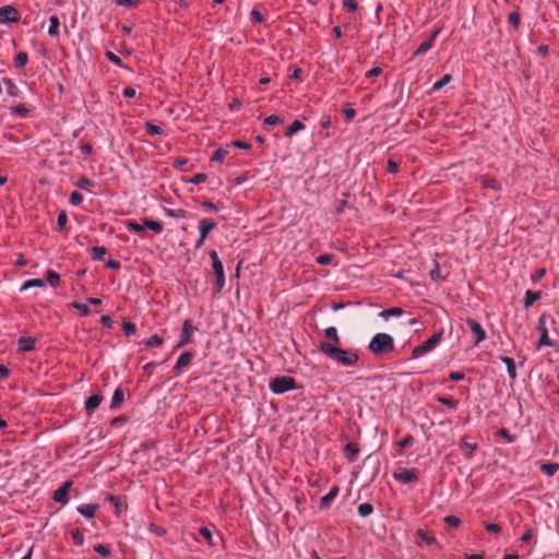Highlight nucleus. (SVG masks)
<instances>
[{
  "mask_svg": "<svg viewBox=\"0 0 559 559\" xmlns=\"http://www.w3.org/2000/svg\"><path fill=\"white\" fill-rule=\"evenodd\" d=\"M228 151L225 148H218L212 156L213 162L223 163L225 160V157L227 156Z\"/></svg>",
  "mask_w": 559,
  "mask_h": 559,
  "instance_id": "49",
  "label": "nucleus"
},
{
  "mask_svg": "<svg viewBox=\"0 0 559 559\" xmlns=\"http://www.w3.org/2000/svg\"><path fill=\"white\" fill-rule=\"evenodd\" d=\"M443 520L451 527H457L461 524V520L455 515H447Z\"/></svg>",
  "mask_w": 559,
  "mask_h": 559,
  "instance_id": "55",
  "label": "nucleus"
},
{
  "mask_svg": "<svg viewBox=\"0 0 559 559\" xmlns=\"http://www.w3.org/2000/svg\"><path fill=\"white\" fill-rule=\"evenodd\" d=\"M200 534L202 535V537H204V539L211 545V546H214L215 543H214V538H213V532L209 528V527H201L199 530Z\"/></svg>",
  "mask_w": 559,
  "mask_h": 559,
  "instance_id": "47",
  "label": "nucleus"
},
{
  "mask_svg": "<svg viewBox=\"0 0 559 559\" xmlns=\"http://www.w3.org/2000/svg\"><path fill=\"white\" fill-rule=\"evenodd\" d=\"M145 131L150 135H163L165 133L164 129L160 126H157L151 121L145 123Z\"/></svg>",
  "mask_w": 559,
  "mask_h": 559,
  "instance_id": "33",
  "label": "nucleus"
},
{
  "mask_svg": "<svg viewBox=\"0 0 559 559\" xmlns=\"http://www.w3.org/2000/svg\"><path fill=\"white\" fill-rule=\"evenodd\" d=\"M59 26H60L59 17L57 15H51L49 17L48 34L53 37L58 36Z\"/></svg>",
  "mask_w": 559,
  "mask_h": 559,
  "instance_id": "27",
  "label": "nucleus"
},
{
  "mask_svg": "<svg viewBox=\"0 0 559 559\" xmlns=\"http://www.w3.org/2000/svg\"><path fill=\"white\" fill-rule=\"evenodd\" d=\"M72 486L71 480L64 481L57 490L53 491L52 499L56 502L61 503L62 506H66L68 503V493Z\"/></svg>",
  "mask_w": 559,
  "mask_h": 559,
  "instance_id": "10",
  "label": "nucleus"
},
{
  "mask_svg": "<svg viewBox=\"0 0 559 559\" xmlns=\"http://www.w3.org/2000/svg\"><path fill=\"white\" fill-rule=\"evenodd\" d=\"M481 186L486 189H491L495 191L500 190V188H501L500 183L495 178L481 179Z\"/></svg>",
  "mask_w": 559,
  "mask_h": 559,
  "instance_id": "43",
  "label": "nucleus"
},
{
  "mask_svg": "<svg viewBox=\"0 0 559 559\" xmlns=\"http://www.w3.org/2000/svg\"><path fill=\"white\" fill-rule=\"evenodd\" d=\"M46 286V282L41 278H33L24 282L20 288V292L27 290L33 287L43 288Z\"/></svg>",
  "mask_w": 559,
  "mask_h": 559,
  "instance_id": "24",
  "label": "nucleus"
},
{
  "mask_svg": "<svg viewBox=\"0 0 559 559\" xmlns=\"http://www.w3.org/2000/svg\"><path fill=\"white\" fill-rule=\"evenodd\" d=\"M68 223V217L64 211H61L57 217V224L60 228H64Z\"/></svg>",
  "mask_w": 559,
  "mask_h": 559,
  "instance_id": "63",
  "label": "nucleus"
},
{
  "mask_svg": "<svg viewBox=\"0 0 559 559\" xmlns=\"http://www.w3.org/2000/svg\"><path fill=\"white\" fill-rule=\"evenodd\" d=\"M393 478L404 485L418 481V474L415 468H399L392 474Z\"/></svg>",
  "mask_w": 559,
  "mask_h": 559,
  "instance_id": "6",
  "label": "nucleus"
},
{
  "mask_svg": "<svg viewBox=\"0 0 559 559\" xmlns=\"http://www.w3.org/2000/svg\"><path fill=\"white\" fill-rule=\"evenodd\" d=\"M106 57H107V59H108L111 63H114V64H116V66H118V67H121V66H122V60H121V58H120V57H118V56H117L116 53H114L112 51H106Z\"/></svg>",
  "mask_w": 559,
  "mask_h": 559,
  "instance_id": "58",
  "label": "nucleus"
},
{
  "mask_svg": "<svg viewBox=\"0 0 559 559\" xmlns=\"http://www.w3.org/2000/svg\"><path fill=\"white\" fill-rule=\"evenodd\" d=\"M416 535L427 545H435L437 544V539L433 534L430 532L424 531L421 528L416 531Z\"/></svg>",
  "mask_w": 559,
  "mask_h": 559,
  "instance_id": "25",
  "label": "nucleus"
},
{
  "mask_svg": "<svg viewBox=\"0 0 559 559\" xmlns=\"http://www.w3.org/2000/svg\"><path fill=\"white\" fill-rule=\"evenodd\" d=\"M452 81V75L447 73L440 80L433 83L432 91H439Z\"/></svg>",
  "mask_w": 559,
  "mask_h": 559,
  "instance_id": "40",
  "label": "nucleus"
},
{
  "mask_svg": "<svg viewBox=\"0 0 559 559\" xmlns=\"http://www.w3.org/2000/svg\"><path fill=\"white\" fill-rule=\"evenodd\" d=\"M207 179V176L205 174H202V173H199V174H195L190 180L189 182L193 183V185H200V183H203L205 182Z\"/></svg>",
  "mask_w": 559,
  "mask_h": 559,
  "instance_id": "60",
  "label": "nucleus"
},
{
  "mask_svg": "<svg viewBox=\"0 0 559 559\" xmlns=\"http://www.w3.org/2000/svg\"><path fill=\"white\" fill-rule=\"evenodd\" d=\"M74 186L79 189L88 191L91 188L95 187V182L88 179L86 176H81L75 182Z\"/></svg>",
  "mask_w": 559,
  "mask_h": 559,
  "instance_id": "28",
  "label": "nucleus"
},
{
  "mask_svg": "<svg viewBox=\"0 0 559 559\" xmlns=\"http://www.w3.org/2000/svg\"><path fill=\"white\" fill-rule=\"evenodd\" d=\"M36 338L32 336H21L17 340L19 352L28 353L35 349Z\"/></svg>",
  "mask_w": 559,
  "mask_h": 559,
  "instance_id": "13",
  "label": "nucleus"
},
{
  "mask_svg": "<svg viewBox=\"0 0 559 559\" xmlns=\"http://www.w3.org/2000/svg\"><path fill=\"white\" fill-rule=\"evenodd\" d=\"M284 120L277 115H271L264 119V124L266 126H275L283 123Z\"/></svg>",
  "mask_w": 559,
  "mask_h": 559,
  "instance_id": "53",
  "label": "nucleus"
},
{
  "mask_svg": "<svg viewBox=\"0 0 559 559\" xmlns=\"http://www.w3.org/2000/svg\"><path fill=\"white\" fill-rule=\"evenodd\" d=\"M106 254H107V249L103 246H95L91 249L92 260H95V261L103 260Z\"/></svg>",
  "mask_w": 559,
  "mask_h": 559,
  "instance_id": "32",
  "label": "nucleus"
},
{
  "mask_svg": "<svg viewBox=\"0 0 559 559\" xmlns=\"http://www.w3.org/2000/svg\"><path fill=\"white\" fill-rule=\"evenodd\" d=\"M429 275L433 281L443 278V276L441 275L440 265L438 262H435V267L429 272Z\"/></svg>",
  "mask_w": 559,
  "mask_h": 559,
  "instance_id": "59",
  "label": "nucleus"
},
{
  "mask_svg": "<svg viewBox=\"0 0 559 559\" xmlns=\"http://www.w3.org/2000/svg\"><path fill=\"white\" fill-rule=\"evenodd\" d=\"M305 129V124L300 120H295L285 131V136L289 138L298 131Z\"/></svg>",
  "mask_w": 559,
  "mask_h": 559,
  "instance_id": "34",
  "label": "nucleus"
},
{
  "mask_svg": "<svg viewBox=\"0 0 559 559\" xmlns=\"http://www.w3.org/2000/svg\"><path fill=\"white\" fill-rule=\"evenodd\" d=\"M345 452L347 460L353 462L355 460L356 454L359 452V445L355 442H348L345 445Z\"/></svg>",
  "mask_w": 559,
  "mask_h": 559,
  "instance_id": "30",
  "label": "nucleus"
},
{
  "mask_svg": "<svg viewBox=\"0 0 559 559\" xmlns=\"http://www.w3.org/2000/svg\"><path fill=\"white\" fill-rule=\"evenodd\" d=\"M195 328L193 326L191 320L187 319L182 323L181 333L179 340L175 346V348H180L191 343V337L195 332Z\"/></svg>",
  "mask_w": 559,
  "mask_h": 559,
  "instance_id": "7",
  "label": "nucleus"
},
{
  "mask_svg": "<svg viewBox=\"0 0 559 559\" xmlns=\"http://www.w3.org/2000/svg\"><path fill=\"white\" fill-rule=\"evenodd\" d=\"M94 551L98 555H100L102 557L104 558H107L110 556V550L108 549L107 546L103 545V544H97L94 546Z\"/></svg>",
  "mask_w": 559,
  "mask_h": 559,
  "instance_id": "52",
  "label": "nucleus"
},
{
  "mask_svg": "<svg viewBox=\"0 0 559 559\" xmlns=\"http://www.w3.org/2000/svg\"><path fill=\"white\" fill-rule=\"evenodd\" d=\"M60 282V276L59 274L53 271V270H48L47 272V283L52 286V287H56Z\"/></svg>",
  "mask_w": 559,
  "mask_h": 559,
  "instance_id": "45",
  "label": "nucleus"
},
{
  "mask_svg": "<svg viewBox=\"0 0 559 559\" xmlns=\"http://www.w3.org/2000/svg\"><path fill=\"white\" fill-rule=\"evenodd\" d=\"M338 488L336 486L332 487L330 491L321 498L320 508L328 509L336 498Z\"/></svg>",
  "mask_w": 559,
  "mask_h": 559,
  "instance_id": "15",
  "label": "nucleus"
},
{
  "mask_svg": "<svg viewBox=\"0 0 559 559\" xmlns=\"http://www.w3.org/2000/svg\"><path fill=\"white\" fill-rule=\"evenodd\" d=\"M164 214L168 217L181 219L187 217V212L182 209H166L164 207Z\"/></svg>",
  "mask_w": 559,
  "mask_h": 559,
  "instance_id": "29",
  "label": "nucleus"
},
{
  "mask_svg": "<svg viewBox=\"0 0 559 559\" xmlns=\"http://www.w3.org/2000/svg\"><path fill=\"white\" fill-rule=\"evenodd\" d=\"M192 359H193V353H191V352L182 353L178 357V359L175 364V367H174V370L176 371V373L179 374L183 368L188 367L192 362Z\"/></svg>",
  "mask_w": 559,
  "mask_h": 559,
  "instance_id": "12",
  "label": "nucleus"
},
{
  "mask_svg": "<svg viewBox=\"0 0 559 559\" xmlns=\"http://www.w3.org/2000/svg\"><path fill=\"white\" fill-rule=\"evenodd\" d=\"M122 330L127 336H132L136 333L135 324L127 319H124L122 322Z\"/></svg>",
  "mask_w": 559,
  "mask_h": 559,
  "instance_id": "44",
  "label": "nucleus"
},
{
  "mask_svg": "<svg viewBox=\"0 0 559 559\" xmlns=\"http://www.w3.org/2000/svg\"><path fill=\"white\" fill-rule=\"evenodd\" d=\"M538 330H539V333H540V337H539V341H538V348L543 347V346L554 347V343L548 337V330H547V328L545 325V318H544V316H542L539 318V320H538Z\"/></svg>",
  "mask_w": 559,
  "mask_h": 559,
  "instance_id": "11",
  "label": "nucleus"
},
{
  "mask_svg": "<svg viewBox=\"0 0 559 559\" xmlns=\"http://www.w3.org/2000/svg\"><path fill=\"white\" fill-rule=\"evenodd\" d=\"M270 389L274 394H284L288 391L296 389L295 379L287 376H281L274 378L270 382Z\"/></svg>",
  "mask_w": 559,
  "mask_h": 559,
  "instance_id": "4",
  "label": "nucleus"
},
{
  "mask_svg": "<svg viewBox=\"0 0 559 559\" xmlns=\"http://www.w3.org/2000/svg\"><path fill=\"white\" fill-rule=\"evenodd\" d=\"M144 226L147 229H151L157 234L163 231V224L158 221L144 219Z\"/></svg>",
  "mask_w": 559,
  "mask_h": 559,
  "instance_id": "41",
  "label": "nucleus"
},
{
  "mask_svg": "<svg viewBox=\"0 0 559 559\" xmlns=\"http://www.w3.org/2000/svg\"><path fill=\"white\" fill-rule=\"evenodd\" d=\"M97 509V504L83 503L76 508V511L84 518L93 519L96 514Z\"/></svg>",
  "mask_w": 559,
  "mask_h": 559,
  "instance_id": "14",
  "label": "nucleus"
},
{
  "mask_svg": "<svg viewBox=\"0 0 559 559\" xmlns=\"http://www.w3.org/2000/svg\"><path fill=\"white\" fill-rule=\"evenodd\" d=\"M225 286V273L215 275V290L221 293Z\"/></svg>",
  "mask_w": 559,
  "mask_h": 559,
  "instance_id": "54",
  "label": "nucleus"
},
{
  "mask_svg": "<svg viewBox=\"0 0 559 559\" xmlns=\"http://www.w3.org/2000/svg\"><path fill=\"white\" fill-rule=\"evenodd\" d=\"M209 255L212 261V267H213L214 275L224 274V266H223L222 261L219 260L217 252L215 250H212L209 252Z\"/></svg>",
  "mask_w": 559,
  "mask_h": 559,
  "instance_id": "18",
  "label": "nucleus"
},
{
  "mask_svg": "<svg viewBox=\"0 0 559 559\" xmlns=\"http://www.w3.org/2000/svg\"><path fill=\"white\" fill-rule=\"evenodd\" d=\"M319 348L323 355L343 367H353L359 360L356 349H343L329 342H322Z\"/></svg>",
  "mask_w": 559,
  "mask_h": 559,
  "instance_id": "1",
  "label": "nucleus"
},
{
  "mask_svg": "<svg viewBox=\"0 0 559 559\" xmlns=\"http://www.w3.org/2000/svg\"><path fill=\"white\" fill-rule=\"evenodd\" d=\"M357 512L361 518H367L373 512V507L368 502L360 503L357 508Z\"/></svg>",
  "mask_w": 559,
  "mask_h": 559,
  "instance_id": "42",
  "label": "nucleus"
},
{
  "mask_svg": "<svg viewBox=\"0 0 559 559\" xmlns=\"http://www.w3.org/2000/svg\"><path fill=\"white\" fill-rule=\"evenodd\" d=\"M102 402L103 395L100 393H95L85 401V409L87 412H93L100 405Z\"/></svg>",
  "mask_w": 559,
  "mask_h": 559,
  "instance_id": "17",
  "label": "nucleus"
},
{
  "mask_svg": "<svg viewBox=\"0 0 559 559\" xmlns=\"http://www.w3.org/2000/svg\"><path fill=\"white\" fill-rule=\"evenodd\" d=\"M126 225V228L128 231H132V233H141L145 229V226H144V222L142 224L138 223L136 221H127L124 223Z\"/></svg>",
  "mask_w": 559,
  "mask_h": 559,
  "instance_id": "35",
  "label": "nucleus"
},
{
  "mask_svg": "<svg viewBox=\"0 0 559 559\" xmlns=\"http://www.w3.org/2000/svg\"><path fill=\"white\" fill-rule=\"evenodd\" d=\"M540 297H542L540 292L527 289L525 292L524 308H530L531 306H533L534 302L539 300Z\"/></svg>",
  "mask_w": 559,
  "mask_h": 559,
  "instance_id": "21",
  "label": "nucleus"
},
{
  "mask_svg": "<svg viewBox=\"0 0 559 559\" xmlns=\"http://www.w3.org/2000/svg\"><path fill=\"white\" fill-rule=\"evenodd\" d=\"M28 55L25 51H20L14 58V66L17 69H22L27 64Z\"/></svg>",
  "mask_w": 559,
  "mask_h": 559,
  "instance_id": "36",
  "label": "nucleus"
},
{
  "mask_svg": "<svg viewBox=\"0 0 559 559\" xmlns=\"http://www.w3.org/2000/svg\"><path fill=\"white\" fill-rule=\"evenodd\" d=\"M403 314V309L400 308V307H392L390 309H385V310H382L380 313H379V317L384 319V320H388L392 317H401Z\"/></svg>",
  "mask_w": 559,
  "mask_h": 559,
  "instance_id": "26",
  "label": "nucleus"
},
{
  "mask_svg": "<svg viewBox=\"0 0 559 559\" xmlns=\"http://www.w3.org/2000/svg\"><path fill=\"white\" fill-rule=\"evenodd\" d=\"M69 202L72 206H80L83 202V195L78 191H73L70 194Z\"/></svg>",
  "mask_w": 559,
  "mask_h": 559,
  "instance_id": "48",
  "label": "nucleus"
},
{
  "mask_svg": "<svg viewBox=\"0 0 559 559\" xmlns=\"http://www.w3.org/2000/svg\"><path fill=\"white\" fill-rule=\"evenodd\" d=\"M324 336L329 340L331 344L337 345L341 342V338L337 333V329L335 326H329L324 330Z\"/></svg>",
  "mask_w": 559,
  "mask_h": 559,
  "instance_id": "22",
  "label": "nucleus"
},
{
  "mask_svg": "<svg viewBox=\"0 0 559 559\" xmlns=\"http://www.w3.org/2000/svg\"><path fill=\"white\" fill-rule=\"evenodd\" d=\"M72 308L76 309L78 311H80V313L84 317H87L91 314V309L88 308L87 305L85 304H81V302H73L72 305Z\"/></svg>",
  "mask_w": 559,
  "mask_h": 559,
  "instance_id": "50",
  "label": "nucleus"
},
{
  "mask_svg": "<svg viewBox=\"0 0 559 559\" xmlns=\"http://www.w3.org/2000/svg\"><path fill=\"white\" fill-rule=\"evenodd\" d=\"M437 401L438 403L445 405L452 409H456L459 406V401L450 396H438Z\"/></svg>",
  "mask_w": 559,
  "mask_h": 559,
  "instance_id": "37",
  "label": "nucleus"
},
{
  "mask_svg": "<svg viewBox=\"0 0 559 559\" xmlns=\"http://www.w3.org/2000/svg\"><path fill=\"white\" fill-rule=\"evenodd\" d=\"M20 13L13 5H4L0 8V24L17 23Z\"/></svg>",
  "mask_w": 559,
  "mask_h": 559,
  "instance_id": "8",
  "label": "nucleus"
},
{
  "mask_svg": "<svg viewBox=\"0 0 559 559\" xmlns=\"http://www.w3.org/2000/svg\"><path fill=\"white\" fill-rule=\"evenodd\" d=\"M466 324L471 329V332L475 338V345H478L479 343L486 340L487 334L483 326L480 325V323H478L474 319L468 318L466 319Z\"/></svg>",
  "mask_w": 559,
  "mask_h": 559,
  "instance_id": "9",
  "label": "nucleus"
},
{
  "mask_svg": "<svg viewBox=\"0 0 559 559\" xmlns=\"http://www.w3.org/2000/svg\"><path fill=\"white\" fill-rule=\"evenodd\" d=\"M399 167L400 166L395 160H393V159L388 160V166H386L388 173L395 175L399 171Z\"/></svg>",
  "mask_w": 559,
  "mask_h": 559,
  "instance_id": "64",
  "label": "nucleus"
},
{
  "mask_svg": "<svg viewBox=\"0 0 559 559\" xmlns=\"http://www.w3.org/2000/svg\"><path fill=\"white\" fill-rule=\"evenodd\" d=\"M163 343H164V340L160 336H158L157 334H154L144 342V345L146 348H152V347H159L163 345Z\"/></svg>",
  "mask_w": 559,
  "mask_h": 559,
  "instance_id": "38",
  "label": "nucleus"
},
{
  "mask_svg": "<svg viewBox=\"0 0 559 559\" xmlns=\"http://www.w3.org/2000/svg\"><path fill=\"white\" fill-rule=\"evenodd\" d=\"M433 47V44L431 43V40H428L426 39L425 41H423L418 48L414 51V56L417 57V56H421L426 52H428L431 48Z\"/></svg>",
  "mask_w": 559,
  "mask_h": 559,
  "instance_id": "39",
  "label": "nucleus"
},
{
  "mask_svg": "<svg viewBox=\"0 0 559 559\" xmlns=\"http://www.w3.org/2000/svg\"><path fill=\"white\" fill-rule=\"evenodd\" d=\"M508 22L514 28H518L519 25H520V14L518 12L510 13L509 16H508Z\"/></svg>",
  "mask_w": 559,
  "mask_h": 559,
  "instance_id": "56",
  "label": "nucleus"
},
{
  "mask_svg": "<svg viewBox=\"0 0 559 559\" xmlns=\"http://www.w3.org/2000/svg\"><path fill=\"white\" fill-rule=\"evenodd\" d=\"M413 442H414V438L411 435H406L404 438H402L399 441V447L402 449L408 448L413 444Z\"/></svg>",
  "mask_w": 559,
  "mask_h": 559,
  "instance_id": "61",
  "label": "nucleus"
},
{
  "mask_svg": "<svg viewBox=\"0 0 559 559\" xmlns=\"http://www.w3.org/2000/svg\"><path fill=\"white\" fill-rule=\"evenodd\" d=\"M368 350L380 356L394 350V338L388 333H377L368 344Z\"/></svg>",
  "mask_w": 559,
  "mask_h": 559,
  "instance_id": "2",
  "label": "nucleus"
},
{
  "mask_svg": "<svg viewBox=\"0 0 559 559\" xmlns=\"http://www.w3.org/2000/svg\"><path fill=\"white\" fill-rule=\"evenodd\" d=\"M333 260V254L331 253H324L317 257L316 262L319 265H329Z\"/></svg>",
  "mask_w": 559,
  "mask_h": 559,
  "instance_id": "51",
  "label": "nucleus"
},
{
  "mask_svg": "<svg viewBox=\"0 0 559 559\" xmlns=\"http://www.w3.org/2000/svg\"><path fill=\"white\" fill-rule=\"evenodd\" d=\"M498 435L502 437L508 443H512L515 440V437L512 436L506 428L499 429Z\"/></svg>",
  "mask_w": 559,
  "mask_h": 559,
  "instance_id": "57",
  "label": "nucleus"
},
{
  "mask_svg": "<svg viewBox=\"0 0 559 559\" xmlns=\"http://www.w3.org/2000/svg\"><path fill=\"white\" fill-rule=\"evenodd\" d=\"M460 449L464 451L466 459H471L474 451L477 449V443L468 442L466 439H464L460 443Z\"/></svg>",
  "mask_w": 559,
  "mask_h": 559,
  "instance_id": "23",
  "label": "nucleus"
},
{
  "mask_svg": "<svg viewBox=\"0 0 559 559\" xmlns=\"http://www.w3.org/2000/svg\"><path fill=\"white\" fill-rule=\"evenodd\" d=\"M123 397H124V392L121 388H117L115 391H114V394L111 396V402H110V409H117L119 408L121 405H122V402H123Z\"/></svg>",
  "mask_w": 559,
  "mask_h": 559,
  "instance_id": "20",
  "label": "nucleus"
},
{
  "mask_svg": "<svg viewBox=\"0 0 559 559\" xmlns=\"http://www.w3.org/2000/svg\"><path fill=\"white\" fill-rule=\"evenodd\" d=\"M500 359L506 365L509 377L512 380H515L518 377V373H516V365H515L514 359L511 357H507V356H501Z\"/></svg>",
  "mask_w": 559,
  "mask_h": 559,
  "instance_id": "19",
  "label": "nucleus"
},
{
  "mask_svg": "<svg viewBox=\"0 0 559 559\" xmlns=\"http://www.w3.org/2000/svg\"><path fill=\"white\" fill-rule=\"evenodd\" d=\"M343 7L349 12H356L358 4L355 0H344Z\"/></svg>",
  "mask_w": 559,
  "mask_h": 559,
  "instance_id": "62",
  "label": "nucleus"
},
{
  "mask_svg": "<svg viewBox=\"0 0 559 559\" xmlns=\"http://www.w3.org/2000/svg\"><path fill=\"white\" fill-rule=\"evenodd\" d=\"M443 335V329L438 330L432 336H430L427 341L421 343L418 346H415L412 352V359H417L425 355L426 353H429L433 350L438 344L440 343Z\"/></svg>",
  "mask_w": 559,
  "mask_h": 559,
  "instance_id": "3",
  "label": "nucleus"
},
{
  "mask_svg": "<svg viewBox=\"0 0 559 559\" xmlns=\"http://www.w3.org/2000/svg\"><path fill=\"white\" fill-rule=\"evenodd\" d=\"M540 471L547 476H554L559 471L558 463H542Z\"/></svg>",
  "mask_w": 559,
  "mask_h": 559,
  "instance_id": "31",
  "label": "nucleus"
},
{
  "mask_svg": "<svg viewBox=\"0 0 559 559\" xmlns=\"http://www.w3.org/2000/svg\"><path fill=\"white\" fill-rule=\"evenodd\" d=\"M216 227V223L212 218H202L198 224L200 237L195 242V249H200L206 240L209 234Z\"/></svg>",
  "mask_w": 559,
  "mask_h": 559,
  "instance_id": "5",
  "label": "nucleus"
},
{
  "mask_svg": "<svg viewBox=\"0 0 559 559\" xmlns=\"http://www.w3.org/2000/svg\"><path fill=\"white\" fill-rule=\"evenodd\" d=\"M33 106L29 104H20L10 108L11 114L20 118H25L32 111Z\"/></svg>",
  "mask_w": 559,
  "mask_h": 559,
  "instance_id": "16",
  "label": "nucleus"
},
{
  "mask_svg": "<svg viewBox=\"0 0 559 559\" xmlns=\"http://www.w3.org/2000/svg\"><path fill=\"white\" fill-rule=\"evenodd\" d=\"M108 501L116 508L117 512L120 513V512L124 511L126 507L121 502L119 497L114 496V495H109L108 496Z\"/></svg>",
  "mask_w": 559,
  "mask_h": 559,
  "instance_id": "46",
  "label": "nucleus"
}]
</instances>
